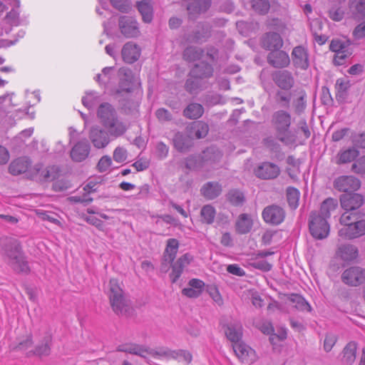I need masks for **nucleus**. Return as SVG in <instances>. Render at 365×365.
<instances>
[{"instance_id": "obj_58", "label": "nucleus", "mask_w": 365, "mask_h": 365, "mask_svg": "<svg viewBox=\"0 0 365 365\" xmlns=\"http://www.w3.org/2000/svg\"><path fill=\"white\" fill-rule=\"evenodd\" d=\"M128 157L127 150L122 147H117L113 152V160L117 163L124 162Z\"/></svg>"}, {"instance_id": "obj_4", "label": "nucleus", "mask_w": 365, "mask_h": 365, "mask_svg": "<svg viewBox=\"0 0 365 365\" xmlns=\"http://www.w3.org/2000/svg\"><path fill=\"white\" fill-rule=\"evenodd\" d=\"M309 228L312 237L317 240L327 238L330 230L327 219L317 214V212H312L309 215Z\"/></svg>"}, {"instance_id": "obj_7", "label": "nucleus", "mask_w": 365, "mask_h": 365, "mask_svg": "<svg viewBox=\"0 0 365 365\" xmlns=\"http://www.w3.org/2000/svg\"><path fill=\"white\" fill-rule=\"evenodd\" d=\"M118 27L120 33L125 38H136L140 31L138 21L132 16H121L118 19Z\"/></svg>"}, {"instance_id": "obj_60", "label": "nucleus", "mask_w": 365, "mask_h": 365, "mask_svg": "<svg viewBox=\"0 0 365 365\" xmlns=\"http://www.w3.org/2000/svg\"><path fill=\"white\" fill-rule=\"evenodd\" d=\"M336 336L333 334H327L324 341V349L329 352L336 342Z\"/></svg>"}, {"instance_id": "obj_59", "label": "nucleus", "mask_w": 365, "mask_h": 365, "mask_svg": "<svg viewBox=\"0 0 365 365\" xmlns=\"http://www.w3.org/2000/svg\"><path fill=\"white\" fill-rule=\"evenodd\" d=\"M306 94L304 93H300V96L294 101V106L295 111L297 113H302L306 107Z\"/></svg>"}, {"instance_id": "obj_31", "label": "nucleus", "mask_w": 365, "mask_h": 365, "mask_svg": "<svg viewBox=\"0 0 365 365\" xmlns=\"http://www.w3.org/2000/svg\"><path fill=\"white\" fill-rule=\"evenodd\" d=\"M222 153L215 148H209L204 150L202 153L203 158L204 166L213 167L215 164L220 162L222 158Z\"/></svg>"}, {"instance_id": "obj_22", "label": "nucleus", "mask_w": 365, "mask_h": 365, "mask_svg": "<svg viewBox=\"0 0 365 365\" xmlns=\"http://www.w3.org/2000/svg\"><path fill=\"white\" fill-rule=\"evenodd\" d=\"M158 356L172 358L184 362L187 364H190L192 359V354L185 350H170L168 349H161L159 351Z\"/></svg>"}, {"instance_id": "obj_21", "label": "nucleus", "mask_w": 365, "mask_h": 365, "mask_svg": "<svg viewBox=\"0 0 365 365\" xmlns=\"http://www.w3.org/2000/svg\"><path fill=\"white\" fill-rule=\"evenodd\" d=\"M262 47L267 50L274 51L280 49L283 46L281 36L275 32L267 33L262 40Z\"/></svg>"}, {"instance_id": "obj_9", "label": "nucleus", "mask_w": 365, "mask_h": 365, "mask_svg": "<svg viewBox=\"0 0 365 365\" xmlns=\"http://www.w3.org/2000/svg\"><path fill=\"white\" fill-rule=\"evenodd\" d=\"M88 138L93 145L98 149L106 148L112 140L107 131L98 125L90 129Z\"/></svg>"}, {"instance_id": "obj_29", "label": "nucleus", "mask_w": 365, "mask_h": 365, "mask_svg": "<svg viewBox=\"0 0 365 365\" xmlns=\"http://www.w3.org/2000/svg\"><path fill=\"white\" fill-rule=\"evenodd\" d=\"M214 69L211 65L205 62H200L192 68L190 75L193 78H207L213 74Z\"/></svg>"}, {"instance_id": "obj_32", "label": "nucleus", "mask_w": 365, "mask_h": 365, "mask_svg": "<svg viewBox=\"0 0 365 365\" xmlns=\"http://www.w3.org/2000/svg\"><path fill=\"white\" fill-rule=\"evenodd\" d=\"M137 7L142 16L143 21L150 23L153 17V4L151 0H143L137 3Z\"/></svg>"}, {"instance_id": "obj_14", "label": "nucleus", "mask_w": 365, "mask_h": 365, "mask_svg": "<svg viewBox=\"0 0 365 365\" xmlns=\"http://www.w3.org/2000/svg\"><path fill=\"white\" fill-rule=\"evenodd\" d=\"M340 202L346 211L355 210L364 204V197L358 193H346L341 195Z\"/></svg>"}, {"instance_id": "obj_35", "label": "nucleus", "mask_w": 365, "mask_h": 365, "mask_svg": "<svg viewBox=\"0 0 365 365\" xmlns=\"http://www.w3.org/2000/svg\"><path fill=\"white\" fill-rule=\"evenodd\" d=\"M222 192L221 185L218 182H209L201 189L202 195L208 200L217 197Z\"/></svg>"}, {"instance_id": "obj_34", "label": "nucleus", "mask_w": 365, "mask_h": 365, "mask_svg": "<svg viewBox=\"0 0 365 365\" xmlns=\"http://www.w3.org/2000/svg\"><path fill=\"white\" fill-rule=\"evenodd\" d=\"M35 170L40 180L51 181L57 177V169L54 166L43 168L41 165H36Z\"/></svg>"}, {"instance_id": "obj_47", "label": "nucleus", "mask_w": 365, "mask_h": 365, "mask_svg": "<svg viewBox=\"0 0 365 365\" xmlns=\"http://www.w3.org/2000/svg\"><path fill=\"white\" fill-rule=\"evenodd\" d=\"M300 192L293 187H289L287 189V199L289 206L291 209L295 210L299 205Z\"/></svg>"}, {"instance_id": "obj_54", "label": "nucleus", "mask_w": 365, "mask_h": 365, "mask_svg": "<svg viewBox=\"0 0 365 365\" xmlns=\"http://www.w3.org/2000/svg\"><path fill=\"white\" fill-rule=\"evenodd\" d=\"M276 101L280 104L282 107L289 108L290 101H291V94L287 93L282 91H278L276 93Z\"/></svg>"}, {"instance_id": "obj_3", "label": "nucleus", "mask_w": 365, "mask_h": 365, "mask_svg": "<svg viewBox=\"0 0 365 365\" xmlns=\"http://www.w3.org/2000/svg\"><path fill=\"white\" fill-rule=\"evenodd\" d=\"M108 297L114 312L118 315L126 314L130 308L129 300L125 296L118 281L111 279L109 282Z\"/></svg>"}, {"instance_id": "obj_53", "label": "nucleus", "mask_w": 365, "mask_h": 365, "mask_svg": "<svg viewBox=\"0 0 365 365\" xmlns=\"http://www.w3.org/2000/svg\"><path fill=\"white\" fill-rule=\"evenodd\" d=\"M344 16V10L339 5H334L329 9V16L333 21H339L343 19Z\"/></svg>"}, {"instance_id": "obj_61", "label": "nucleus", "mask_w": 365, "mask_h": 365, "mask_svg": "<svg viewBox=\"0 0 365 365\" xmlns=\"http://www.w3.org/2000/svg\"><path fill=\"white\" fill-rule=\"evenodd\" d=\"M351 8L358 14L365 16V0H351Z\"/></svg>"}, {"instance_id": "obj_18", "label": "nucleus", "mask_w": 365, "mask_h": 365, "mask_svg": "<svg viewBox=\"0 0 365 365\" xmlns=\"http://www.w3.org/2000/svg\"><path fill=\"white\" fill-rule=\"evenodd\" d=\"M336 255L344 262H351L356 259L359 255L358 248L351 244H342L339 245Z\"/></svg>"}, {"instance_id": "obj_55", "label": "nucleus", "mask_w": 365, "mask_h": 365, "mask_svg": "<svg viewBox=\"0 0 365 365\" xmlns=\"http://www.w3.org/2000/svg\"><path fill=\"white\" fill-rule=\"evenodd\" d=\"M198 79L200 78H193L190 76V78H187L185 82V90L190 93H197L200 89V81Z\"/></svg>"}, {"instance_id": "obj_43", "label": "nucleus", "mask_w": 365, "mask_h": 365, "mask_svg": "<svg viewBox=\"0 0 365 365\" xmlns=\"http://www.w3.org/2000/svg\"><path fill=\"white\" fill-rule=\"evenodd\" d=\"M292 305L299 311H311L310 304L304 297L299 294H292L289 298Z\"/></svg>"}, {"instance_id": "obj_24", "label": "nucleus", "mask_w": 365, "mask_h": 365, "mask_svg": "<svg viewBox=\"0 0 365 365\" xmlns=\"http://www.w3.org/2000/svg\"><path fill=\"white\" fill-rule=\"evenodd\" d=\"M121 53L123 61L128 63H132L140 57V49L137 44L128 42L123 46Z\"/></svg>"}, {"instance_id": "obj_38", "label": "nucleus", "mask_w": 365, "mask_h": 365, "mask_svg": "<svg viewBox=\"0 0 365 365\" xmlns=\"http://www.w3.org/2000/svg\"><path fill=\"white\" fill-rule=\"evenodd\" d=\"M179 248V242L175 238L167 240V245L164 252L165 261L173 262L176 257Z\"/></svg>"}, {"instance_id": "obj_2", "label": "nucleus", "mask_w": 365, "mask_h": 365, "mask_svg": "<svg viewBox=\"0 0 365 365\" xmlns=\"http://www.w3.org/2000/svg\"><path fill=\"white\" fill-rule=\"evenodd\" d=\"M291 123V115L288 112L279 110L273 113L272 124L276 130L277 138L286 145L296 142L295 135L289 130Z\"/></svg>"}, {"instance_id": "obj_10", "label": "nucleus", "mask_w": 365, "mask_h": 365, "mask_svg": "<svg viewBox=\"0 0 365 365\" xmlns=\"http://www.w3.org/2000/svg\"><path fill=\"white\" fill-rule=\"evenodd\" d=\"M339 236L343 239L351 240L365 234V220H358L348 226H344L339 230Z\"/></svg>"}, {"instance_id": "obj_13", "label": "nucleus", "mask_w": 365, "mask_h": 365, "mask_svg": "<svg viewBox=\"0 0 365 365\" xmlns=\"http://www.w3.org/2000/svg\"><path fill=\"white\" fill-rule=\"evenodd\" d=\"M193 260V257L190 253H185L179 257L173 264L170 278L172 283H175L181 276L184 269Z\"/></svg>"}, {"instance_id": "obj_44", "label": "nucleus", "mask_w": 365, "mask_h": 365, "mask_svg": "<svg viewBox=\"0 0 365 365\" xmlns=\"http://www.w3.org/2000/svg\"><path fill=\"white\" fill-rule=\"evenodd\" d=\"M185 164L186 168L189 170H199L205 168L202 154L187 157L185 160Z\"/></svg>"}, {"instance_id": "obj_51", "label": "nucleus", "mask_w": 365, "mask_h": 365, "mask_svg": "<svg viewBox=\"0 0 365 365\" xmlns=\"http://www.w3.org/2000/svg\"><path fill=\"white\" fill-rule=\"evenodd\" d=\"M227 199L235 205H240L245 201L243 193L237 190H230L227 194Z\"/></svg>"}, {"instance_id": "obj_45", "label": "nucleus", "mask_w": 365, "mask_h": 365, "mask_svg": "<svg viewBox=\"0 0 365 365\" xmlns=\"http://www.w3.org/2000/svg\"><path fill=\"white\" fill-rule=\"evenodd\" d=\"M203 51L196 46H189L183 52V58L187 61H195L200 58Z\"/></svg>"}, {"instance_id": "obj_5", "label": "nucleus", "mask_w": 365, "mask_h": 365, "mask_svg": "<svg viewBox=\"0 0 365 365\" xmlns=\"http://www.w3.org/2000/svg\"><path fill=\"white\" fill-rule=\"evenodd\" d=\"M341 279L348 286H359L365 282V269L359 266L350 267L344 270Z\"/></svg>"}, {"instance_id": "obj_50", "label": "nucleus", "mask_w": 365, "mask_h": 365, "mask_svg": "<svg viewBox=\"0 0 365 365\" xmlns=\"http://www.w3.org/2000/svg\"><path fill=\"white\" fill-rule=\"evenodd\" d=\"M252 6L255 11L264 14L268 12L270 4L269 0H252Z\"/></svg>"}, {"instance_id": "obj_37", "label": "nucleus", "mask_w": 365, "mask_h": 365, "mask_svg": "<svg viewBox=\"0 0 365 365\" xmlns=\"http://www.w3.org/2000/svg\"><path fill=\"white\" fill-rule=\"evenodd\" d=\"M337 207V200L333 197H328L322 202L320 211L319 212H317V214L327 220L330 217L331 213Z\"/></svg>"}, {"instance_id": "obj_49", "label": "nucleus", "mask_w": 365, "mask_h": 365, "mask_svg": "<svg viewBox=\"0 0 365 365\" xmlns=\"http://www.w3.org/2000/svg\"><path fill=\"white\" fill-rule=\"evenodd\" d=\"M195 137L197 139L205 138L209 131L208 125L202 121L197 122L192 128Z\"/></svg>"}, {"instance_id": "obj_36", "label": "nucleus", "mask_w": 365, "mask_h": 365, "mask_svg": "<svg viewBox=\"0 0 365 365\" xmlns=\"http://www.w3.org/2000/svg\"><path fill=\"white\" fill-rule=\"evenodd\" d=\"M356 344L354 341L348 343L342 351L341 361L346 365H351L356 360Z\"/></svg>"}, {"instance_id": "obj_8", "label": "nucleus", "mask_w": 365, "mask_h": 365, "mask_svg": "<svg viewBox=\"0 0 365 365\" xmlns=\"http://www.w3.org/2000/svg\"><path fill=\"white\" fill-rule=\"evenodd\" d=\"M333 185L338 191L349 193L359 190L361 182L353 175H341L334 180Z\"/></svg>"}, {"instance_id": "obj_39", "label": "nucleus", "mask_w": 365, "mask_h": 365, "mask_svg": "<svg viewBox=\"0 0 365 365\" xmlns=\"http://www.w3.org/2000/svg\"><path fill=\"white\" fill-rule=\"evenodd\" d=\"M242 327L240 323H230L227 325L225 334L227 339L235 344L240 342V339L242 336Z\"/></svg>"}, {"instance_id": "obj_27", "label": "nucleus", "mask_w": 365, "mask_h": 365, "mask_svg": "<svg viewBox=\"0 0 365 365\" xmlns=\"http://www.w3.org/2000/svg\"><path fill=\"white\" fill-rule=\"evenodd\" d=\"M273 80L283 90H289L294 86V78L287 71H279L274 74Z\"/></svg>"}, {"instance_id": "obj_17", "label": "nucleus", "mask_w": 365, "mask_h": 365, "mask_svg": "<svg viewBox=\"0 0 365 365\" xmlns=\"http://www.w3.org/2000/svg\"><path fill=\"white\" fill-rule=\"evenodd\" d=\"M97 116L100 123L104 125L118 117L117 111L114 107L108 103H101L97 110Z\"/></svg>"}, {"instance_id": "obj_16", "label": "nucleus", "mask_w": 365, "mask_h": 365, "mask_svg": "<svg viewBox=\"0 0 365 365\" xmlns=\"http://www.w3.org/2000/svg\"><path fill=\"white\" fill-rule=\"evenodd\" d=\"M232 348L237 358L242 362H253L256 359L254 349L242 341L233 344Z\"/></svg>"}, {"instance_id": "obj_41", "label": "nucleus", "mask_w": 365, "mask_h": 365, "mask_svg": "<svg viewBox=\"0 0 365 365\" xmlns=\"http://www.w3.org/2000/svg\"><path fill=\"white\" fill-rule=\"evenodd\" d=\"M173 142L175 148L180 152L187 150L192 145L191 138L182 133H178L175 135Z\"/></svg>"}, {"instance_id": "obj_42", "label": "nucleus", "mask_w": 365, "mask_h": 365, "mask_svg": "<svg viewBox=\"0 0 365 365\" xmlns=\"http://www.w3.org/2000/svg\"><path fill=\"white\" fill-rule=\"evenodd\" d=\"M204 113V108L200 103H190L183 110V115L188 119H197Z\"/></svg>"}, {"instance_id": "obj_12", "label": "nucleus", "mask_w": 365, "mask_h": 365, "mask_svg": "<svg viewBox=\"0 0 365 365\" xmlns=\"http://www.w3.org/2000/svg\"><path fill=\"white\" fill-rule=\"evenodd\" d=\"M279 174V167L277 164L270 162L261 163L255 170L256 176L263 180L275 179Z\"/></svg>"}, {"instance_id": "obj_33", "label": "nucleus", "mask_w": 365, "mask_h": 365, "mask_svg": "<svg viewBox=\"0 0 365 365\" xmlns=\"http://www.w3.org/2000/svg\"><path fill=\"white\" fill-rule=\"evenodd\" d=\"M359 155V152L354 148L341 150L335 158L336 164H346L354 161Z\"/></svg>"}, {"instance_id": "obj_30", "label": "nucleus", "mask_w": 365, "mask_h": 365, "mask_svg": "<svg viewBox=\"0 0 365 365\" xmlns=\"http://www.w3.org/2000/svg\"><path fill=\"white\" fill-rule=\"evenodd\" d=\"M30 165L31 161L28 158H19L11 163L9 170L11 174L18 175L26 172Z\"/></svg>"}, {"instance_id": "obj_6", "label": "nucleus", "mask_w": 365, "mask_h": 365, "mask_svg": "<svg viewBox=\"0 0 365 365\" xmlns=\"http://www.w3.org/2000/svg\"><path fill=\"white\" fill-rule=\"evenodd\" d=\"M262 215L266 223L279 225L284 220L286 212L283 207L277 205H271L264 208Z\"/></svg>"}, {"instance_id": "obj_64", "label": "nucleus", "mask_w": 365, "mask_h": 365, "mask_svg": "<svg viewBox=\"0 0 365 365\" xmlns=\"http://www.w3.org/2000/svg\"><path fill=\"white\" fill-rule=\"evenodd\" d=\"M353 36L356 39L365 37V21L359 24L354 30Z\"/></svg>"}, {"instance_id": "obj_52", "label": "nucleus", "mask_w": 365, "mask_h": 365, "mask_svg": "<svg viewBox=\"0 0 365 365\" xmlns=\"http://www.w3.org/2000/svg\"><path fill=\"white\" fill-rule=\"evenodd\" d=\"M51 336H47L44 338L43 343L37 346L35 354L39 356H46L50 353Z\"/></svg>"}, {"instance_id": "obj_62", "label": "nucleus", "mask_w": 365, "mask_h": 365, "mask_svg": "<svg viewBox=\"0 0 365 365\" xmlns=\"http://www.w3.org/2000/svg\"><path fill=\"white\" fill-rule=\"evenodd\" d=\"M111 163V158L107 155H105L100 159L97 167L100 172H105L110 168Z\"/></svg>"}, {"instance_id": "obj_28", "label": "nucleus", "mask_w": 365, "mask_h": 365, "mask_svg": "<svg viewBox=\"0 0 365 365\" xmlns=\"http://www.w3.org/2000/svg\"><path fill=\"white\" fill-rule=\"evenodd\" d=\"M292 61L295 66L307 69L309 66L308 56L306 50L302 46L295 47L292 53Z\"/></svg>"}, {"instance_id": "obj_48", "label": "nucleus", "mask_w": 365, "mask_h": 365, "mask_svg": "<svg viewBox=\"0 0 365 365\" xmlns=\"http://www.w3.org/2000/svg\"><path fill=\"white\" fill-rule=\"evenodd\" d=\"M114 68L113 67H106L102 70L101 74H98L96 77V81L99 83H103L106 86H108L111 83V80L113 74Z\"/></svg>"}, {"instance_id": "obj_57", "label": "nucleus", "mask_w": 365, "mask_h": 365, "mask_svg": "<svg viewBox=\"0 0 365 365\" xmlns=\"http://www.w3.org/2000/svg\"><path fill=\"white\" fill-rule=\"evenodd\" d=\"M155 116L160 122L170 121L173 119L172 114L164 108H158L155 111Z\"/></svg>"}, {"instance_id": "obj_46", "label": "nucleus", "mask_w": 365, "mask_h": 365, "mask_svg": "<svg viewBox=\"0 0 365 365\" xmlns=\"http://www.w3.org/2000/svg\"><path fill=\"white\" fill-rule=\"evenodd\" d=\"M216 210L210 205L203 206L200 211L202 221L206 224H212L215 218Z\"/></svg>"}, {"instance_id": "obj_15", "label": "nucleus", "mask_w": 365, "mask_h": 365, "mask_svg": "<svg viewBox=\"0 0 365 365\" xmlns=\"http://www.w3.org/2000/svg\"><path fill=\"white\" fill-rule=\"evenodd\" d=\"M118 76L119 78V86L116 93L130 92L134 81L132 71L128 68H121L118 70Z\"/></svg>"}, {"instance_id": "obj_19", "label": "nucleus", "mask_w": 365, "mask_h": 365, "mask_svg": "<svg viewBox=\"0 0 365 365\" xmlns=\"http://www.w3.org/2000/svg\"><path fill=\"white\" fill-rule=\"evenodd\" d=\"M267 61L275 68H284L290 63L289 55L279 49L271 51L267 56Z\"/></svg>"}, {"instance_id": "obj_56", "label": "nucleus", "mask_w": 365, "mask_h": 365, "mask_svg": "<svg viewBox=\"0 0 365 365\" xmlns=\"http://www.w3.org/2000/svg\"><path fill=\"white\" fill-rule=\"evenodd\" d=\"M98 101V97L95 92L88 93L86 96L82 98V103L83 106L88 109L93 108L96 105Z\"/></svg>"}, {"instance_id": "obj_26", "label": "nucleus", "mask_w": 365, "mask_h": 365, "mask_svg": "<svg viewBox=\"0 0 365 365\" xmlns=\"http://www.w3.org/2000/svg\"><path fill=\"white\" fill-rule=\"evenodd\" d=\"M210 4V0H190L187 5L189 16L195 18L196 15L205 12Z\"/></svg>"}, {"instance_id": "obj_1", "label": "nucleus", "mask_w": 365, "mask_h": 365, "mask_svg": "<svg viewBox=\"0 0 365 365\" xmlns=\"http://www.w3.org/2000/svg\"><path fill=\"white\" fill-rule=\"evenodd\" d=\"M0 247L1 255L14 271L24 274L30 272L29 263L16 240L2 237L0 239Z\"/></svg>"}, {"instance_id": "obj_23", "label": "nucleus", "mask_w": 365, "mask_h": 365, "mask_svg": "<svg viewBox=\"0 0 365 365\" xmlns=\"http://www.w3.org/2000/svg\"><path fill=\"white\" fill-rule=\"evenodd\" d=\"M90 153V145L87 141L77 143L71 150V158L73 161L81 162L86 160Z\"/></svg>"}, {"instance_id": "obj_20", "label": "nucleus", "mask_w": 365, "mask_h": 365, "mask_svg": "<svg viewBox=\"0 0 365 365\" xmlns=\"http://www.w3.org/2000/svg\"><path fill=\"white\" fill-rule=\"evenodd\" d=\"M188 287L182 289V294L188 298L199 297L204 289L205 282L199 279H192L188 282Z\"/></svg>"}, {"instance_id": "obj_11", "label": "nucleus", "mask_w": 365, "mask_h": 365, "mask_svg": "<svg viewBox=\"0 0 365 365\" xmlns=\"http://www.w3.org/2000/svg\"><path fill=\"white\" fill-rule=\"evenodd\" d=\"M118 351L125 352L134 355L139 356L145 359L148 356H155L158 355V351H155L146 346L137 344H125L117 347Z\"/></svg>"}, {"instance_id": "obj_40", "label": "nucleus", "mask_w": 365, "mask_h": 365, "mask_svg": "<svg viewBox=\"0 0 365 365\" xmlns=\"http://www.w3.org/2000/svg\"><path fill=\"white\" fill-rule=\"evenodd\" d=\"M236 230L240 234L249 232L252 227V220L247 214H241L236 222Z\"/></svg>"}, {"instance_id": "obj_63", "label": "nucleus", "mask_w": 365, "mask_h": 365, "mask_svg": "<svg viewBox=\"0 0 365 365\" xmlns=\"http://www.w3.org/2000/svg\"><path fill=\"white\" fill-rule=\"evenodd\" d=\"M351 170L356 173H365V156L361 157L359 160L355 162L352 166Z\"/></svg>"}, {"instance_id": "obj_25", "label": "nucleus", "mask_w": 365, "mask_h": 365, "mask_svg": "<svg viewBox=\"0 0 365 365\" xmlns=\"http://www.w3.org/2000/svg\"><path fill=\"white\" fill-rule=\"evenodd\" d=\"M103 126L111 138L122 136L127 130L126 125L120 121L118 117Z\"/></svg>"}]
</instances>
